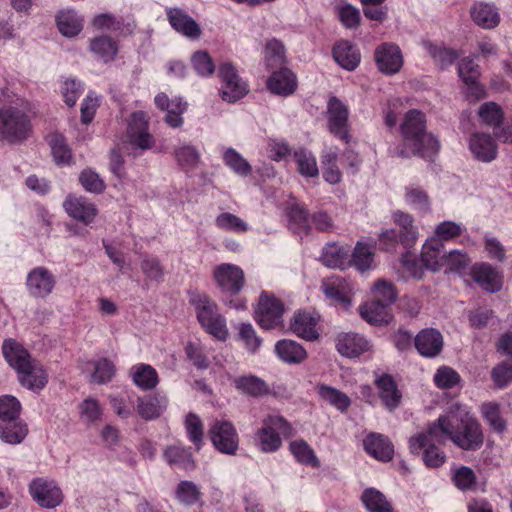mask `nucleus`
<instances>
[{
    "label": "nucleus",
    "instance_id": "nucleus-48",
    "mask_svg": "<svg viewBox=\"0 0 512 512\" xmlns=\"http://www.w3.org/2000/svg\"><path fill=\"white\" fill-rule=\"evenodd\" d=\"M321 261L329 268L343 269L349 261L348 253L344 248L336 244H328L323 248Z\"/></svg>",
    "mask_w": 512,
    "mask_h": 512
},
{
    "label": "nucleus",
    "instance_id": "nucleus-41",
    "mask_svg": "<svg viewBox=\"0 0 512 512\" xmlns=\"http://www.w3.org/2000/svg\"><path fill=\"white\" fill-rule=\"evenodd\" d=\"M27 433V425L20 419L2 421L0 424V439L7 444H20Z\"/></svg>",
    "mask_w": 512,
    "mask_h": 512
},
{
    "label": "nucleus",
    "instance_id": "nucleus-40",
    "mask_svg": "<svg viewBox=\"0 0 512 512\" xmlns=\"http://www.w3.org/2000/svg\"><path fill=\"white\" fill-rule=\"evenodd\" d=\"M165 461L171 466H177L184 470L195 468V461L189 448L181 445H171L163 453Z\"/></svg>",
    "mask_w": 512,
    "mask_h": 512
},
{
    "label": "nucleus",
    "instance_id": "nucleus-26",
    "mask_svg": "<svg viewBox=\"0 0 512 512\" xmlns=\"http://www.w3.org/2000/svg\"><path fill=\"white\" fill-rule=\"evenodd\" d=\"M336 348L345 357H357L370 349V342L358 333H340L337 337Z\"/></svg>",
    "mask_w": 512,
    "mask_h": 512
},
{
    "label": "nucleus",
    "instance_id": "nucleus-63",
    "mask_svg": "<svg viewBox=\"0 0 512 512\" xmlns=\"http://www.w3.org/2000/svg\"><path fill=\"white\" fill-rule=\"evenodd\" d=\"M79 182L87 192L94 194H100L106 188L104 180L90 168L84 169L80 173Z\"/></svg>",
    "mask_w": 512,
    "mask_h": 512
},
{
    "label": "nucleus",
    "instance_id": "nucleus-60",
    "mask_svg": "<svg viewBox=\"0 0 512 512\" xmlns=\"http://www.w3.org/2000/svg\"><path fill=\"white\" fill-rule=\"evenodd\" d=\"M373 300L382 303L386 306H390L394 303L397 297V293L394 285L386 280H378L373 289Z\"/></svg>",
    "mask_w": 512,
    "mask_h": 512
},
{
    "label": "nucleus",
    "instance_id": "nucleus-43",
    "mask_svg": "<svg viewBox=\"0 0 512 512\" xmlns=\"http://www.w3.org/2000/svg\"><path fill=\"white\" fill-rule=\"evenodd\" d=\"M359 313L361 318L371 325H382L390 320L388 306L374 300L362 304Z\"/></svg>",
    "mask_w": 512,
    "mask_h": 512
},
{
    "label": "nucleus",
    "instance_id": "nucleus-8",
    "mask_svg": "<svg viewBox=\"0 0 512 512\" xmlns=\"http://www.w3.org/2000/svg\"><path fill=\"white\" fill-rule=\"evenodd\" d=\"M28 492L40 507L54 509L63 502V493L58 484L49 478L37 477L28 485Z\"/></svg>",
    "mask_w": 512,
    "mask_h": 512
},
{
    "label": "nucleus",
    "instance_id": "nucleus-18",
    "mask_svg": "<svg viewBox=\"0 0 512 512\" xmlns=\"http://www.w3.org/2000/svg\"><path fill=\"white\" fill-rule=\"evenodd\" d=\"M167 18L171 27L182 36L197 40L202 34L200 25L183 9L173 7L167 9Z\"/></svg>",
    "mask_w": 512,
    "mask_h": 512
},
{
    "label": "nucleus",
    "instance_id": "nucleus-44",
    "mask_svg": "<svg viewBox=\"0 0 512 512\" xmlns=\"http://www.w3.org/2000/svg\"><path fill=\"white\" fill-rule=\"evenodd\" d=\"M233 383L242 393L252 397H261L270 392L268 384L263 379L254 375L237 377Z\"/></svg>",
    "mask_w": 512,
    "mask_h": 512
},
{
    "label": "nucleus",
    "instance_id": "nucleus-33",
    "mask_svg": "<svg viewBox=\"0 0 512 512\" xmlns=\"http://www.w3.org/2000/svg\"><path fill=\"white\" fill-rule=\"evenodd\" d=\"M56 24L63 36L73 38L83 30L84 19L75 10L66 9L57 14Z\"/></svg>",
    "mask_w": 512,
    "mask_h": 512
},
{
    "label": "nucleus",
    "instance_id": "nucleus-61",
    "mask_svg": "<svg viewBox=\"0 0 512 512\" xmlns=\"http://www.w3.org/2000/svg\"><path fill=\"white\" fill-rule=\"evenodd\" d=\"M177 500L184 505H193L200 500L201 492L191 481H181L175 491Z\"/></svg>",
    "mask_w": 512,
    "mask_h": 512
},
{
    "label": "nucleus",
    "instance_id": "nucleus-11",
    "mask_svg": "<svg viewBox=\"0 0 512 512\" xmlns=\"http://www.w3.org/2000/svg\"><path fill=\"white\" fill-rule=\"evenodd\" d=\"M221 79V96L227 102H236L248 92L247 84L239 76L236 67L230 62H224L219 66Z\"/></svg>",
    "mask_w": 512,
    "mask_h": 512
},
{
    "label": "nucleus",
    "instance_id": "nucleus-59",
    "mask_svg": "<svg viewBox=\"0 0 512 512\" xmlns=\"http://www.w3.org/2000/svg\"><path fill=\"white\" fill-rule=\"evenodd\" d=\"M185 430L188 439L195 445L196 450H200L203 444V423L201 419L193 413H189L185 419Z\"/></svg>",
    "mask_w": 512,
    "mask_h": 512
},
{
    "label": "nucleus",
    "instance_id": "nucleus-45",
    "mask_svg": "<svg viewBox=\"0 0 512 512\" xmlns=\"http://www.w3.org/2000/svg\"><path fill=\"white\" fill-rule=\"evenodd\" d=\"M167 404L168 400L165 396L156 394L145 399H139L137 411L142 418L151 420L158 417L167 407Z\"/></svg>",
    "mask_w": 512,
    "mask_h": 512
},
{
    "label": "nucleus",
    "instance_id": "nucleus-38",
    "mask_svg": "<svg viewBox=\"0 0 512 512\" xmlns=\"http://www.w3.org/2000/svg\"><path fill=\"white\" fill-rule=\"evenodd\" d=\"M130 376L133 383L143 390L153 389L159 381L157 371L145 363L133 365L130 369Z\"/></svg>",
    "mask_w": 512,
    "mask_h": 512
},
{
    "label": "nucleus",
    "instance_id": "nucleus-23",
    "mask_svg": "<svg viewBox=\"0 0 512 512\" xmlns=\"http://www.w3.org/2000/svg\"><path fill=\"white\" fill-rule=\"evenodd\" d=\"M379 398L389 411L397 409L402 400V392L391 375L383 374L375 380Z\"/></svg>",
    "mask_w": 512,
    "mask_h": 512
},
{
    "label": "nucleus",
    "instance_id": "nucleus-29",
    "mask_svg": "<svg viewBox=\"0 0 512 512\" xmlns=\"http://www.w3.org/2000/svg\"><path fill=\"white\" fill-rule=\"evenodd\" d=\"M267 87L271 93L286 97L295 92L297 79L291 70L283 68L268 78Z\"/></svg>",
    "mask_w": 512,
    "mask_h": 512
},
{
    "label": "nucleus",
    "instance_id": "nucleus-5",
    "mask_svg": "<svg viewBox=\"0 0 512 512\" xmlns=\"http://www.w3.org/2000/svg\"><path fill=\"white\" fill-rule=\"evenodd\" d=\"M149 122L150 116L144 111H135L128 119L125 138L135 156L155 145V138L149 132Z\"/></svg>",
    "mask_w": 512,
    "mask_h": 512
},
{
    "label": "nucleus",
    "instance_id": "nucleus-53",
    "mask_svg": "<svg viewBox=\"0 0 512 512\" xmlns=\"http://www.w3.org/2000/svg\"><path fill=\"white\" fill-rule=\"evenodd\" d=\"M374 260V248L372 245L357 242L353 255V265L361 272L371 269Z\"/></svg>",
    "mask_w": 512,
    "mask_h": 512
},
{
    "label": "nucleus",
    "instance_id": "nucleus-30",
    "mask_svg": "<svg viewBox=\"0 0 512 512\" xmlns=\"http://www.w3.org/2000/svg\"><path fill=\"white\" fill-rule=\"evenodd\" d=\"M445 256L444 245L439 242V239L428 238L422 246L421 260L423 265L432 271H438L444 267Z\"/></svg>",
    "mask_w": 512,
    "mask_h": 512
},
{
    "label": "nucleus",
    "instance_id": "nucleus-49",
    "mask_svg": "<svg viewBox=\"0 0 512 512\" xmlns=\"http://www.w3.org/2000/svg\"><path fill=\"white\" fill-rule=\"evenodd\" d=\"M298 172L304 177H316L319 173L315 156L305 148L294 152Z\"/></svg>",
    "mask_w": 512,
    "mask_h": 512
},
{
    "label": "nucleus",
    "instance_id": "nucleus-21",
    "mask_svg": "<svg viewBox=\"0 0 512 512\" xmlns=\"http://www.w3.org/2000/svg\"><path fill=\"white\" fill-rule=\"evenodd\" d=\"M471 275L484 291L496 293L502 288V277L497 269L488 263L475 264L471 269Z\"/></svg>",
    "mask_w": 512,
    "mask_h": 512
},
{
    "label": "nucleus",
    "instance_id": "nucleus-22",
    "mask_svg": "<svg viewBox=\"0 0 512 512\" xmlns=\"http://www.w3.org/2000/svg\"><path fill=\"white\" fill-rule=\"evenodd\" d=\"M473 23L485 30L496 28L501 21L499 9L492 3L477 2L470 8Z\"/></svg>",
    "mask_w": 512,
    "mask_h": 512
},
{
    "label": "nucleus",
    "instance_id": "nucleus-19",
    "mask_svg": "<svg viewBox=\"0 0 512 512\" xmlns=\"http://www.w3.org/2000/svg\"><path fill=\"white\" fill-rule=\"evenodd\" d=\"M157 108L166 111L165 122L173 128H178L183 124L182 114L187 109V103L179 97L170 99L165 93H158L154 98Z\"/></svg>",
    "mask_w": 512,
    "mask_h": 512
},
{
    "label": "nucleus",
    "instance_id": "nucleus-64",
    "mask_svg": "<svg viewBox=\"0 0 512 512\" xmlns=\"http://www.w3.org/2000/svg\"><path fill=\"white\" fill-rule=\"evenodd\" d=\"M79 415L84 423H94L101 419L102 407L98 400L88 397L79 405Z\"/></svg>",
    "mask_w": 512,
    "mask_h": 512
},
{
    "label": "nucleus",
    "instance_id": "nucleus-37",
    "mask_svg": "<svg viewBox=\"0 0 512 512\" xmlns=\"http://www.w3.org/2000/svg\"><path fill=\"white\" fill-rule=\"evenodd\" d=\"M360 500L368 512H395L391 501L376 488H366Z\"/></svg>",
    "mask_w": 512,
    "mask_h": 512
},
{
    "label": "nucleus",
    "instance_id": "nucleus-32",
    "mask_svg": "<svg viewBox=\"0 0 512 512\" xmlns=\"http://www.w3.org/2000/svg\"><path fill=\"white\" fill-rule=\"evenodd\" d=\"M365 451L380 461H389L393 457V445L380 433H370L363 441Z\"/></svg>",
    "mask_w": 512,
    "mask_h": 512
},
{
    "label": "nucleus",
    "instance_id": "nucleus-55",
    "mask_svg": "<svg viewBox=\"0 0 512 512\" xmlns=\"http://www.w3.org/2000/svg\"><path fill=\"white\" fill-rule=\"evenodd\" d=\"M223 160L234 173L245 177L251 173V165L234 148H227L223 153Z\"/></svg>",
    "mask_w": 512,
    "mask_h": 512
},
{
    "label": "nucleus",
    "instance_id": "nucleus-52",
    "mask_svg": "<svg viewBox=\"0 0 512 512\" xmlns=\"http://www.w3.org/2000/svg\"><path fill=\"white\" fill-rule=\"evenodd\" d=\"M51 153L57 164H68L71 160V151L69 150L65 138L59 133H51L47 137Z\"/></svg>",
    "mask_w": 512,
    "mask_h": 512
},
{
    "label": "nucleus",
    "instance_id": "nucleus-4",
    "mask_svg": "<svg viewBox=\"0 0 512 512\" xmlns=\"http://www.w3.org/2000/svg\"><path fill=\"white\" fill-rule=\"evenodd\" d=\"M28 115L20 107L5 105L0 108V138L8 143H21L31 132Z\"/></svg>",
    "mask_w": 512,
    "mask_h": 512
},
{
    "label": "nucleus",
    "instance_id": "nucleus-28",
    "mask_svg": "<svg viewBox=\"0 0 512 512\" xmlns=\"http://www.w3.org/2000/svg\"><path fill=\"white\" fill-rule=\"evenodd\" d=\"M20 383L29 390H41L48 381V376L44 368L36 360L27 363V367H23L18 372Z\"/></svg>",
    "mask_w": 512,
    "mask_h": 512
},
{
    "label": "nucleus",
    "instance_id": "nucleus-25",
    "mask_svg": "<svg viewBox=\"0 0 512 512\" xmlns=\"http://www.w3.org/2000/svg\"><path fill=\"white\" fill-rule=\"evenodd\" d=\"M417 351L424 357L437 356L443 347V337L441 333L434 328L421 330L414 339Z\"/></svg>",
    "mask_w": 512,
    "mask_h": 512
},
{
    "label": "nucleus",
    "instance_id": "nucleus-16",
    "mask_svg": "<svg viewBox=\"0 0 512 512\" xmlns=\"http://www.w3.org/2000/svg\"><path fill=\"white\" fill-rule=\"evenodd\" d=\"M375 61L378 69L387 75H394L403 66V55L398 45L383 43L375 50Z\"/></svg>",
    "mask_w": 512,
    "mask_h": 512
},
{
    "label": "nucleus",
    "instance_id": "nucleus-15",
    "mask_svg": "<svg viewBox=\"0 0 512 512\" xmlns=\"http://www.w3.org/2000/svg\"><path fill=\"white\" fill-rule=\"evenodd\" d=\"M63 208L69 217L84 225H90L98 215L97 206L84 196L68 195Z\"/></svg>",
    "mask_w": 512,
    "mask_h": 512
},
{
    "label": "nucleus",
    "instance_id": "nucleus-42",
    "mask_svg": "<svg viewBox=\"0 0 512 512\" xmlns=\"http://www.w3.org/2000/svg\"><path fill=\"white\" fill-rule=\"evenodd\" d=\"M404 202L418 213L427 214L431 211V201L427 192L418 186H406Z\"/></svg>",
    "mask_w": 512,
    "mask_h": 512
},
{
    "label": "nucleus",
    "instance_id": "nucleus-58",
    "mask_svg": "<svg viewBox=\"0 0 512 512\" xmlns=\"http://www.w3.org/2000/svg\"><path fill=\"white\" fill-rule=\"evenodd\" d=\"M289 227L295 232L307 233L310 227L305 208L299 204L292 205L288 210Z\"/></svg>",
    "mask_w": 512,
    "mask_h": 512
},
{
    "label": "nucleus",
    "instance_id": "nucleus-50",
    "mask_svg": "<svg viewBox=\"0 0 512 512\" xmlns=\"http://www.w3.org/2000/svg\"><path fill=\"white\" fill-rule=\"evenodd\" d=\"M92 373L90 381L96 384H105L115 375V365L107 358H100L90 363Z\"/></svg>",
    "mask_w": 512,
    "mask_h": 512
},
{
    "label": "nucleus",
    "instance_id": "nucleus-2",
    "mask_svg": "<svg viewBox=\"0 0 512 512\" xmlns=\"http://www.w3.org/2000/svg\"><path fill=\"white\" fill-rule=\"evenodd\" d=\"M425 124L426 119L421 111L411 110L406 113L401 124L404 149L399 152L400 156L418 154L423 158H430L438 152L439 142L425 131Z\"/></svg>",
    "mask_w": 512,
    "mask_h": 512
},
{
    "label": "nucleus",
    "instance_id": "nucleus-39",
    "mask_svg": "<svg viewBox=\"0 0 512 512\" xmlns=\"http://www.w3.org/2000/svg\"><path fill=\"white\" fill-rule=\"evenodd\" d=\"M90 51L104 63L112 61L118 52L117 42L108 36H98L90 39Z\"/></svg>",
    "mask_w": 512,
    "mask_h": 512
},
{
    "label": "nucleus",
    "instance_id": "nucleus-12",
    "mask_svg": "<svg viewBox=\"0 0 512 512\" xmlns=\"http://www.w3.org/2000/svg\"><path fill=\"white\" fill-rule=\"evenodd\" d=\"M55 274L44 266H37L31 269L25 281L28 294L37 299H46L56 287Z\"/></svg>",
    "mask_w": 512,
    "mask_h": 512
},
{
    "label": "nucleus",
    "instance_id": "nucleus-17",
    "mask_svg": "<svg viewBox=\"0 0 512 512\" xmlns=\"http://www.w3.org/2000/svg\"><path fill=\"white\" fill-rule=\"evenodd\" d=\"M321 289L326 298L342 308H349L353 285L344 278L329 277L322 281Z\"/></svg>",
    "mask_w": 512,
    "mask_h": 512
},
{
    "label": "nucleus",
    "instance_id": "nucleus-51",
    "mask_svg": "<svg viewBox=\"0 0 512 512\" xmlns=\"http://www.w3.org/2000/svg\"><path fill=\"white\" fill-rule=\"evenodd\" d=\"M215 225L220 230L236 234H242L249 230L247 222L230 212L220 213L215 218Z\"/></svg>",
    "mask_w": 512,
    "mask_h": 512
},
{
    "label": "nucleus",
    "instance_id": "nucleus-3",
    "mask_svg": "<svg viewBox=\"0 0 512 512\" xmlns=\"http://www.w3.org/2000/svg\"><path fill=\"white\" fill-rule=\"evenodd\" d=\"M189 303L194 307L196 317L202 328L218 340L228 337L226 319L219 313L217 304L206 294L189 292Z\"/></svg>",
    "mask_w": 512,
    "mask_h": 512
},
{
    "label": "nucleus",
    "instance_id": "nucleus-47",
    "mask_svg": "<svg viewBox=\"0 0 512 512\" xmlns=\"http://www.w3.org/2000/svg\"><path fill=\"white\" fill-rule=\"evenodd\" d=\"M174 157L177 164L185 171L196 169L201 159L198 149L190 144H179L175 147Z\"/></svg>",
    "mask_w": 512,
    "mask_h": 512
},
{
    "label": "nucleus",
    "instance_id": "nucleus-1",
    "mask_svg": "<svg viewBox=\"0 0 512 512\" xmlns=\"http://www.w3.org/2000/svg\"><path fill=\"white\" fill-rule=\"evenodd\" d=\"M432 438L450 439L463 450H477L483 444V433L478 421L459 404L452 405L444 415L431 423Z\"/></svg>",
    "mask_w": 512,
    "mask_h": 512
},
{
    "label": "nucleus",
    "instance_id": "nucleus-6",
    "mask_svg": "<svg viewBox=\"0 0 512 512\" xmlns=\"http://www.w3.org/2000/svg\"><path fill=\"white\" fill-rule=\"evenodd\" d=\"M289 429V425L283 417L268 415L264 418L262 427L256 433V444L262 452H275L282 445L281 436L287 435Z\"/></svg>",
    "mask_w": 512,
    "mask_h": 512
},
{
    "label": "nucleus",
    "instance_id": "nucleus-24",
    "mask_svg": "<svg viewBox=\"0 0 512 512\" xmlns=\"http://www.w3.org/2000/svg\"><path fill=\"white\" fill-rule=\"evenodd\" d=\"M392 220L397 226L396 230L400 235V244L405 248L413 246L419 237L414 217L407 212L396 210L392 213Z\"/></svg>",
    "mask_w": 512,
    "mask_h": 512
},
{
    "label": "nucleus",
    "instance_id": "nucleus-20",
    "mask_svg": "<svg viewBox=\"0 0 512 512\" xmlns=\"http://www.w3.org/2000/svg\"><path fill=\"white\" fill-rule=\"evenodd\" d=\"M468 148L475 159L489 163L497 156V144L490 134L475 132L468 139Z\"/></svg>",
    "mask_w": 512,
    "mask_h": 512
},
{
    "label": "nucleus",
    "instance_id": "nucleus-54",
    "mask_svg": "<svg viewBox=\"0 0 512 512\" xmlns=\"http://www.w3.org/2000/svg\"><path fill=\"white\" fill-rule=\"evenodd\" d=\"M483 418L497 433H503L506 429V421L502 417L500 406L494 402L483 403L481 406Z\"/></svg>",
    "mask_w": 512,
    "mask_h": 512
},
{
    "label": "nucleus",
    "instance_id": "nucleus-27",
    "mask_svg": "<svg viewBox=\"0 0 512 512\" xmlns=\"http://www.w3.org/2000/svg\"><path fill=\"white\" fill-rule=\"evenodd\" d=\"M318 320V315L310 312L295 313L291 321V330L305 340H316L319 337L317 329Z\"/></svg>",
    "mask_w": 512,
    "mask_h": 512
},
{
    "label": "nucleus",
    "instance_id": "nucleus-34",
    "mask_svg": "<svg viewBox=\"0 0 512 512\" xmlns=\"http://www.w3.org/2000/svg\"><path fill=\"white\" fill-rule=\"evenodd\" d=\"M277 357L288 364H299L307 357V352L301 344L291 339H282L275 344Z\"/></svg>",
    "mask_w": 512,
    "mask_h": 512
},
{
    "label": "nucleus",
    "instance_id": "nucleus-14",
    "mask_svg": "<svg viewBox=\"0 0 512 512\" xmlns=\"http://www.w3.org/2000/svg\"><path fill=\"white\" fill-rule=\"evenodd\" d=\"M348 107L338 98L331 97L327 104L329 131L336 137L348 141Z\"/></svg>",
    "mask_w": 512,
    "mask_h": 512
},
{
    "label": "nucleus",
    "instance_id": "nucleus-35",
    "mask_svg": "<svg viewBox=\"0 0 512 512\" xmlns=\"http://www.w3.org/2000/svg\"><path fill=\"white\" fill-rule=\"evenodd\" d=\"M422 47L433 61L442 69L452 65L459 56L455 50L445 46L441 42L424 40L422 42Z\"/></svg>",
    "mask_w": 512,
    "mask_h": 512
},
{
    "label": "nucleus",
    "instance_id": "nucleus-10",
    "mask_svg": "<svg viewBox=\"0 0 512 512\" xmlns=\"http://www.w3.org/2000/svg\"><path fill=\"white\" fill-rule=\"evenodd\" d=\"M283 304L275 296L262 292L255 310V319L264 329H273L283 322Z\"/></svg>",
    "mask_w": 512,
    "mask_h": 512
},
{
    "label": "nucleus",
    "instance_id": "nucleus-56",
    "mask_svg": "<svg viewBox=\"0 0 512 512\" xmlns=\"http://www.w3.org/2000/svg\"><path fill=\"white\" fill-rule=\"evenodd\" d=\"M465 226L455 221H442L436 225L434 236L431 238L439 239V242L450 241L462 235Z\"/></svg>",
    "mask_w": 512,
    "mask_h": 512
},
{
    "label": "nucleus",
    "instance_id": "nucleus-57",
    "mask_svg": "<svg viewBox=\"0 0 512 512\" xmlns=\"http://www.w3.org/2000/svg\"><path fill=\"white\" fill-rule=\"evenodd\" d=\"M290 451L296 460L302 464L319 466V460L313 449L303 440H296L290 443Z\"/></svg>",
    "mask_w": 512,
    "mask_h": 512
},
{
    "label": "nucleus",
    "instance_id": "nucleus-62",
    "mask_svg": "<svg viewBox=\"0 0 512 512\" xmlns=\"http://www.w3.org/2000/svg\"><path fill=\"white\" fill-rule=\"evenodd\" d=\"M185 353L196 368L207 369L209 367L210 362L206 348L200 342H188L185 347Z\"/></svg>",
    "mask_w": 512,
    "mask_h": 512
},
{
    "label": "nucleus",
    "instance_id": "nucleus-13",
    "mask_svg": "<svg viewBox=\"0 0 512 512\" xmlns=\"http://www.w3.org/2000/svg\"><path fill=\"white\" fill-rule=\"evenodd\" d=\"M213 277L222 292L238 294L245 283L243 270L234 264L222 263L215 267Z\"/></svg>",
    "mask_w": 512,
    "mask_h": 512
},
{
    "label": "nucleus",
    "instance_id": "nucleus-9",
    "mask_svg": "<svg viewBox=\"0 0 512 512\" xmlns=\"http://www.w3.org/2000/svg\"><path fill=\"white\" fill-rule=\"evenodd\" d=\"M209 436L215 449L222 454L235 455L239 448V435L227 420H216L209 428Z\"/></svg>",
    "mask_w": 512,
    "mask_h": 512
},
{
    "label": "nucleus",
    "instance_id": "nucleus-46",
    "mask_svg": "<svg viewBox=\"0 0 512 512\" xmlns=\"http://www.w3.org/2000/svg\"><path fill=\"white\" fill-rule=\"evenodd\" d=\"M317 392L321 400L340 412H345L351 405L348 395L332 386L321 384L317 387Z\"/></svg>",
    "mask_w": 512,
    "mask_h": 512
},
{
    "label": "nucleus",
    "instance_id": "nucleus-31",
    "mask_svg": "<svg viewBox=\"0 0 512 512\" xmlns=\"http://www.w3.org/2000/svg\"><path fill=\"white\" fill-rule=\"evenodd\" d=\"M334 60L345 70L353 71L360 64V52L347 40L338 41L332 50Z\"/></svg>",
    "mask_w": 512,
    "mask_h": 512
},
{
    "label": "nucleus",
    "instance_id": "nucleus-7",
    "mask_svg": "<svg viewBox=\"0 0 512 512\" xmlns=\"http://www.w3.org/2000/svg\"><path fill=\"white\" fill-rule=\"evenodd\" d=\"M431 424L425 432L418 433L409 440V449L413 454L423 452V461L427 467L437 468L446 461L445 453L439 448L446 440L438 441L432 438Z\"/></svg>",
    "mask_w": 512,
    "mask_h": 512
},
{
    "label": "nucleus",
    "instance_id": "nucleus-36",
    "mask_svg": "<svg viewBox=\"0 0 512 512\" xmlns=\"http://www.w3.org/2000/svg\"><path fill=\"white\" fill-rule=\"evenodd\" d=\"M2 351L5 360L17 373L22 370L23 367H27V363L32 360L27 350L13 339L4 341Z\"/></svg>",
    "mask_w": 512,
    "mask_h": 512
}]
</instances>
